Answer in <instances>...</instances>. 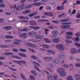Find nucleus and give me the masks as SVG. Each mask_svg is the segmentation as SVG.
Returning <instances> with one entry per match:
<instances>
[{
	"label": "nucleus",
	"instance_id": "f257e3e1",
	"mask_svg": "<svg viewBox=\"0 0 80 80\" xmlns=\"http://www.w3.org/2000/svg\"><path fill=\"white\" fill-rule=\"evenodd\" d=\"M16 8V5H12V6H10V8H13V10L14 11H16V10H23L24 8V7H25V4H23L21 6H18Z\"/></svg>",
	"mask_w": 80,
	"mask_h": 80
},
{
	"label": "nucleus",
	"instance_id": "f03ea898",
	"mask_svg": "<svg viewBox=\"0 0 80 80\" xmlns=\"http://www.w3.org/2000/svg\"><path fill=\"white\" fill-rule=\"evenodd\" d=\"M57 72L61 77L66 76V72H65V69L63 68H60L57 69Z\"/></svg>",
	"mask_w": 80,
	"mask_h": 80
},
{
	"label": "nucleus",
	"instance_id": "7ed1b4c3",
	"mask_svg": "<svg viewBox=\"0 0 80 80\" xmlns=\"http://www.w3.org/2000/svg\"><path fill=\"white\" fill-rule=\"evenodd\" d=\"M71 24V22H66L64 23H61V25H63L61 27V28L63 29H68L70 28V26L68 25H70Z\"/></svg>",
	"mask_w": 80,
	"mask_h": 80
},
{
	"label": "nucleus",
	"instance_id": "20e7f679",
	"mask_svg": "<svg viewBox=\"0 0 80 80\" xmlns=\"http://www.w3.org/2000/svg\"><path fill=\"white\" fill-rule=\"evenodd\" d=\"M40 5H41V3L40 2L34 3L32 4L28 5L25 8V9H28V8H30V7H33V6H40Z\"/></svg>",
	"mask_w": 80,
	"mask_h": 80
},
{
	"label": "nucleus",
	"instance_id": "39448f33",
	"mask_svg": "<svg viewBox=\"0 0 80 80\" xmlns=\"http://www.w3.org/2000/svg\"><path fill=\"white\" fill-rule=\"evenodd\" d=\"M80 48L78 49L77 51V50L75 48H72L70 52L72 54H75V53H80Z\"/></svg>",
	"mask_w": 80,
	"mask_h": 80
},
{
	"label": "nucleus",
	"instance_id": "423d86ee",
	"mask_svg": "<svg viewBox=\"0 0 80 80\" xmlns=\"http://www.w3.org/2000/svg\"><path fill=\"white\" fill-rule=\"evenodd\" d=\"M56 47L59 50H61V51H63V50H64V48H63V45L62 44L57 45Z\"/></svg>",
	"mask_w": 80,
	"mask_h": 80
},
{
	"label": "nucleus",
	"instance_id": "0eeeda50",
	"mask_svg": "<svg viewBox=\"0 0 80 80\" xmlns=\"http://www.w3.org/2000/svg\"><path fill=\"white\" fill-rule=\"evenodd\" d=\"M29 35L32 37H34L37 35V32L34 31L29 32Z\"/></svg>",
	"mask_w": 80,
	"mask_h": 80
},
{
	"label": "nucleus",
	"instance_id": "6e6552de",
	"mask_svg": "<svg viewBox=\"0 0 80 80\" xmlns=\"http://www.w3.org/2000/svg\"><path fill=\"white\" fill-rule=\"evenodd\" d=\"M15 62L17 63H19L20 65H21V63H23V64H26V62L24 61H15Z\"/></svg>",
	"mask_w": 80,
	"mask_h": 80
},
{
	"label": "nucleus",
	"instance_id": "1a4fd4ad",
	"mask_svg": "<svg viewBox=\"0 0 80 80\" xmlns=\"http://www.w3.org/2000/svg\"><path fill=\"white\" fill-rule=\"evenodd\" d=\"M62 66L64 67H65V68H68V67H71V68L72 69H73V65L72 64H71L69 66L68 65V64H64L63 65H62Z\"/></svg>",
	"mask_w": 80,
	"mask_h": 80
},
{
	"label": "nucleus",
	"instance_id": "9d476101",
	"mask_svg": "<svg viewBox=\"0 0 80 80\" xmlns=\"http://www.w3.org/2000/svg\"><path fill=\"white\" fill-rule=\"evenodd\" d=\"M43 60H46V61H50L52 59V57H44L43 58Z\"/></svg>",
	"mask_w": 80,
	"mask_h": 80
},
{
	"label": "nucleus",
	"instance_id": "9b49d317",
	"mask_svg": "<svg viewBox=\"0 0 80 80\" xmlns=\"http://www.w3.org/2000/svg\"><path fill=\"white\" fill-rule=\"evenodd\" d=\"M52 33L53 35H57L58 34V31H53L52 32Z\"/></svg>",
	"mask_w": 80,
	"mask_h": 80
},
{
	"label": "nucleus",
	"instance_id": "f8f14e48",
	"mask_svg": "<svg viewBox=\"0 0 80 80\" xmlns=\"http://www.w3.org/2000/svg\"><path fill=\"white\" fill-rule=\"evenodd\" d=\"M30 12H31V11L29 10H25L22 12L23 14H28V13Z\"/></svg>",
	"mask_w": 80,
	"mask_h": 80
},
{
	"label": "nucleus",
	"instance_id": "ddd939ff",
	"mask_svg": "<svg viewBox=\"0 0 80 80\" xmlns=\"http://www.w3.org/2000/svg\"><path fill=\"white\" fill-rule=\"evenodd\" d=\"M52 62H54V63H59L60 61H59L58 59L57 58L53 59L52 61Z\"/></svg>",
	"mask_w": 80,
	"mask_h": 80
},
{
	"label": "nucleus",
	"instance_id": "4468645a",
	"mask_svg": "<svg viewBox=\"0 0 80 80\" xmlns=\"http://www.w3.org/2000/svg\"><path fill=\"white\" fill-rule=\"evenodd\" d=\"M59 41L60 40L58 38H55L52 40V42H54V43H58Z\"/></svg>",
	"mask_w": 80,
	"mask_h": 80
},
{
	"label": "nucleus",
	"instance_id": "2eb2a0df",
	"mask_svg": "<svg viewBox=\"0 0 80 80\" xmlns=\"http://www.w3.org/2000/svg\"><path fill=\"white\" fill-rule=\"evenodd\" d=\"M43 37H44V36L42 35H38L36 36L37 39H39L40 40L42 39Z\"/></svg>",
	"mask_w": 80,
	"mask_h": 80
},
{
	"label": "nucleus",
	"instance_id": "dca6fc26",
	"mask_svg": "<svg viewBox=\"0 0 80 80\" xmlns=\"http://www.w3.org/2000/svg\"><path fill=\"white\" fill-rule=\"evenodd\" d=\"M30 24L31 25H37V23H36V22H35V21H31L30 22Z\"/></svg>",
	"mask_w": 80,
	"mask_h": 80
},
{
	"label": "nucleus",
	"instance_id": "f3484780",
	"mask_svg": "<svg viewBox=\"0 0 80 80\" xmlns=\"http://www.w3.org/2000/svg\"><path fill=\"white\" fill-rule=\"evenodd\" d=\"M19 36H20V38H27V36H26V33H23L22 35H19Z\"/></svg>",
	"mask_w": 80,
	"mask_h": 80
},
{
	"label": "nucleus",
	"instance_id": "a211bd4d",
	"mask_svg": "<svg viewBox=\"0 0 80 80\" xmlns=\"http://www.w3.org/2000/svg\"><path fill=\"white\" fill-rule=\"evenodd\" d=\"M74 78L75 80H80V75L78 74H76V75H75L74 76Z\"/></svg>",
	"mask_w": 80,
	"mask_h": 80
},
{
	"label": "nucleus",
	"instance_id": "6ab92c4d",
	"mask_svg": "<svg viewBox=\"0 0 80 80\" xmlns=\"http://www.w3.org/2000/svg\"><path fill=\"white\" fill-rule=\"evenodd\" d=\"M44 41H45V42H44L47 43H49L51 42V41L48 38L44 39Z\"/></svg>",
	"mask_w": 80,
	"mask_h": 80
},
{
	"label": "nucleus",
	"instance_id": "aec40b11",
	"mask_svg": "<svg viewBox=\"0 0 80 80\" xmlns=\"http://www.w3.org/2000/svg\"><path fill=\"white\" fill-rule=\"evenodd\" d=\"M3 29H5V30H11V29H12V27L11 26L5 27Z\"/></svg>",
	"mask_w": 80,
	"mask_h": 80
},
{
	"label": "nucleus",
	"instance_id": "412c9836",
	"mask_svg": "<svg viewBox=\"0 0 80 80\" xmlns=\"http://www.w3.org/2000/svg\"><path fill=\"white\" fill-rule=\"evenodd\" d=\"M69 21V19H61L60 20V22H68Z\"/></svg>",
	"mask_w": 80,
	"mask_h": 80
},
{
	"label": "nucleus",
	"instance_id": "4be33fe9",
	"mask_svg": "<svg viewBox=\"0 0 80 80\" xmlns=\"http://www.w3.org/2000/svg\"><path fill=\"white\" fill-rule=\"evenodd\" d=\"M20 32H28V29L27 27H26L24 28L20 29Z\"/></svg>",
	"mask_w": 80,
	"mask_h": 80
},
{
	"label": "nucleus",
	"instance_id": "5701e85b",
	"mask_svg": "<svg viewBox=\"0 0 80 80\" xmlns=\"http://www.w3.org/2000/svg\"><path fill=\"white\" fill-rule=\"evenodd\" d=\"M47 79L48 80H53V76L52 75H50L48 76Z\"/></svg>",
	"mask_w": 80,
	"mask_h": 80
},
{
	"label": "nucleus",
	"instance_id": "b1692460",
	"mask_svg": "<svg viewBox=\"0 0 80 80\" xmlns=\"http://www.w3.org/2000/svg\"><path fill=\"white\" fill-rule=\"evenodd\" d=\"M18 17L20 19H28V18L26 17H23V16H19Z\"/></svg>",
	"mask_w": 80,
	"mask_h": 80
},
{
	"label": "nucleus",
	"instance_id": "393cba45",
	"mask_svg": "<svg viewBox=\"0 0 80 80\" xmlns=\"http://www.w3.org/2000/svg\"><path fill=\"white\" fill-rule=\"evenodd\" d=\"M48 52H49V53H50L51 54H55V51H53L52 50H48Z\"/></svg>",
	"mask_w": 80,
	"mask_h": 80
},
{
	"label": "nucleus",
	"instance_id": "a878e982",
	"mask_svg": "<svg viewBox=\"0 0 80 80\" xmlns=\"http://www.w3.org/2000/svg\"><path fill=\"white\" fill-rule=\"evenodd\" d=\"M13 54L12 52H6L4 53L5 55H12Z\"/></svg>",
	"mask_w": 80,
	"mask_h": 80
},
{
	"label": "nucleus",
	"instance_id": "bb28decb",
	"mask_svg": "<svg viewBox=\"0 0 80 80\" xmlns=\"http://www.w3.org/2000/svg\"><path fill=\"white\" fill-rule=\"evenodd\" d=\"M18 55H19V56H21V57H27V55L24 54L19 53H18Z\"/></svg>",
	"mask_w": 80,
	"mask_h": 80
},
{
	"label": "nucleus",
	"instance_id": "cd10ccee",
	"mask_svg": "<svg viewBox=\"0 0 80 80\" xmlns=\"http://www.w3.org/2000/svg\"><path fill=\"white\" fill-rule=\"evenodd\" d=\"M63 8V6H58L57 7V9L58 10H62Z\"/></svg>",
	"mask_w": 80,
	"mask_h": 80
},
{
	"label": "nucleus",
	"instance_id": "c85d7f7f",
	"mask_svg": "<svg viewBox=\"0 0 80 80\" xmlns=\"http://www.w3.org/2000/svg\"><path fill=\"white\" fill-rule=\"evenodd\" d=\"M27 45L29 47H33V44H32L30 42H29L27 44Z\"/></svg>",
	"mask_w": 80,
	"mask_h": 80
},
{
	"label": "nucleus",
	"instance_id": "c756f323",
	"mask_svg": "<svg viewBox=\"0 0 80 80\" xmlns=\"http://www.w3.org/2000/svg\"><path fill=\"white\" fill-rule=\"evenodd\" d=\"M42 47L43 48H49V46L46 44H44L42 46Z\"/></svg>",
	"mask_w": 80,
	"mask_h": 80
},
{
	"label": "nucleus",
	"instance_id": "7c9ffc66",
	"mask_svg": "<svg viewBox=\"0 0 80 80\" xmlns=\"http://www.w3.org/2000/svg\"><path fill=\"white\" fill-rule=\"evenodd\" d=\"M13 38V36L10 35H7L5 37L6 38Z\"/></svg>",
	"mask_w": 80,
	"mask_h": 80
},
{
	"label": "nucleus",
	"instance_id": "2f4dec72",
	"mask_svg": "<svg viewBox=\"0 0 80 80\" xmlns=\"http://www.w3.org/2000/svg\"><path fill=\"white\" fill-rule=\"evenodd\" d=\"M65 42L66 43H72V41L68 39H66L65 41Z\"/></svg>",
	"mask_w": 80,
	"mask_h": 80
},
{
	"label": "nucleus",
	"instance_id": "473e14b6",
	"mask_svg": "<svg viewBox=\"0 0 80 80\" xmlns=\"http://www.w3.org/2000/svg\"><path fill=\"white\" fill-rule=\"evenodd\" d=\"M12 57L13 58H17V59H22L21 58L17 56H12Z\"/></svg>",
	"mask_w": 80,
	"mask_h": 80
},
{
	"label": "nucleus",
	"instance_id": "72a5a7b5",
	"mask_svg": "<svg viewBox=\"0 0 80 80\" xmlns=\"http://www.w3.org/2000/svg\"><path fill=\"white\" fill-rule=\"evenodd\" d=\"M59 57L60 59H62L63 58H65V56L64 55H59Z\"/></svg>",
	"mask_w": 80,
	"mask_h": 80
},
{
	"label": "nucleus",
	"instance_id": "f704fd0d",
	"mask_svg": "<svg viewBox=\"0 0 80 80\" xmlns=\"http://www.w3.org/2000/svg\"><path fill=\"white\" fill-rule=\"evenodd\" d=\"M66 34L67 35H73V33L72 32H68L66 33Z\"/></svg>",
	"mask_w": 80,
	"mask_h": 80
},
{
	"label": "nucleus",
	"instance_id": "c9c22d12",
	"mask_svg": "<svg viewBox=\"0 0 80 80\" xmlns=\"http://www.w3.org/2000/svg\"><path fill=\"white\" fill-rule=\"evenodd\" d=\"M74 40L75 42H78L79 41H80V39H79L78 37H77L76 39H74Z\"/></svg>",
	"mask_w": 80,
	"mask_h": 80
},
{
	"label": "nucleus",
	"instance_id": "e433bc0d",
	"mask_svg": "<svg viewBox=\"0 0 80 80\" xmlns=\"http://www.w3.org/2000/svg\"><path fill=\"white\" fill-rule=\"evenodd\" d=\"M52 22L54 23H59V21L58 20H53L52 21Z\"/></svg>",
	"mask_w": 80,
	"mask_h": 80
},
{
	"label": "nucleus",
	"instance_id": "4c0bfd02",
	"mask_svg": "<svg viewBox=\"0 0 80 80\" xmlns=\"http://www.w3.org/2000/svg\"><path fill=\"white\" fill-rule=\"evenodd\" d=\"M68 80H73V78L71 76H69L67 78Z\"/></svg>",
	"mask_w": 80,
	"mask_h": 80
},
{
	"label": "nucleus",
	"instance_id": "58836bf2",
	"mask_svg": "<svg viewBox=\"0 0 80 80\" xmlns=\"http://www.w3.org/2000/svg\"><path fill=\"white\" fill-rule=\"evenodd\" d=\"M29 78H31V80H35V77L32 75L30 76L29 77Z\"/></svg>",
	"mask_w": 80,
	"mask_h": 80
},
{
	"label": "nucleus",
	"instance_id": "ea45409f",
	"mask_svg": "<svg viewBox=\"0 0 80 80\" xmlns=\"http://www.w3.org/2000/svg\"><path fill=\"white\" fill-rule=\"evenodd\" d=\"M75 45L78 47L80 48V44L75 42L74 43Z\"/></svg>",
	"mask_w": 80,
	"mask_h": 80
},
{
	"label": "nucleus",
	"instance_id": "a19ab883",
	"mask_svg": "<svg viewBox=\"0 0 80 80\" xmlns=\"http://www.w3.org/2000/svg\"><path fill=\"white\" fill-rule=\"evenodd\" d=\"M21 76L22 78L24 80H26V79H25V76L23 75V74L22 73L21 74Z\"/></svg>",
	"mask_w": 80,
	"mask_h": 80
},
{
	"label": "nucleus",
	"instance_id": "79ce46f5",
	"mask_svg": "<svg viewBox=\"0 0 80 80\" xmlns=\"http://www.w3.org/2000/svg\"><path fill=\"white\" fill-rule=\"evenodd\" d=\"M0 47L1 48H8V47L5 45H0Z\"/></svg>",
	"mask_w": 80,
	"mask_h": 80
},
{
	"label": "nucleus",
	"instance_id": "37998d69",
	"mask_svg": "<svg viewBox=\"0 0 80 80\" xmlns=\"http://www.w3.org/2000/svg\"><path fill=\"white\" fill-rule=\"evenodd\" d=\"M54 80H57L58 78V76L55 75L53 76Z\"/></svg>",
	"mask_w": 80,
	"mask_h": 80
},
{
	"label": "nucleus",
	"instance_id": "c03bdc74",
	"mask_svg": "<svg viewBox=\"0 0 80 80\" xmlns=\"http://www.w3.org/2000/svg\"><path fill=\"white\" fill-rule=\"evenodd\" d=\"M31 72L33 74H34V75H35V76H37V75H36V72L34 70L31 71Z\"/></svg>",
	"mask_w": 80,
	"mask_h": 80
},
{
	"label": "nucleus",
	"instance_id": "a18cd8bd",
	"mask_svg": "<svg viewBox=\"0 0 80 80\" xmlns=\"http://www.w3.org/2000/svg\"><path fill=\"white\" fill-rule=\"evenodd\" d=\"M49 31V29H45L44 30V32L46 33V34H48V32Z\"/></svg>",
	"mask_w": 80,
	"mask_h": 80
},
{
	"label": "nucleus",
	"instance_id": "49530a36",
	"mask_svg": "<svg viewBox=\"0 0 80 80\" xmlns=\"http://www.w3.org/2000/svg\"><path fill=\"white\" fill-rule=\"evenodd\" d=\"M34 67H35V69H36V70H38V71L39 72H41L40 71V70L39 69V68H38L37 67V66L35 65Z\"/></svg>",
	"mask_w": 80,
	"mask_h": 80
},
{
	"label": "nucleus",
	"instance_id": "de8ad7c7",
	"mask_svg": "<svg viewBox=\"0 0 80 80\" xmlns=\"http://www.w3.org/2000/svg\"><path fill=\"white\" fill-rule=\"evenodd\" d=\"M31 58H33V59H34V60H37L38 58L37 57L35 56H31Z\"/></svg>",
	"mask_w": 80,
	"mask_h": 80
},
{
	"label": "nucleus",
	"instance_id": "09e8293b",
	"mask_svg": "<svg viewBox=\"0 0 80 80\" xmlns=\"http://www.w3.org/2000/svg\"><path fill=\"white\" fill-rule=\"evenodd\" d=\"M66 38H69V39H72V37L70 36H67L66 37Z\"/></svg>",
	"mask_w": 80,
	"mask_h": 80
},
{
	"label": "nucleus",
	"instance_id": "8fccbe9b",
	"mask_svg": "<svg viewBox=\"0 0 80 80\" xmlns=\"http://www.w3.org/2000/svg\"><path fill=\"white\" fill-rule=\"evenodd\" d=\"M39 22L41 21L42 22H48V20L44 19H40L38 20Z\"/></svg>",
	"mask_w": 80,
	"mask_h": 80
},
{
	"label": "nucleus",
	"instance_id": "3c124183",
	"mask_svg": "<svg viewBox=\"0 0 80 80\" xmlns=\"http://www.w3.org/2000/svg\"><path fill=\"white\" fill-rule=\"evenodd\" d=\"M19 50L22 52H26V50L22 48L20 49Z\"/></svg>",
	"mask_w": 80,
	"mask_h": 80
},
{
	"label": "nucleus",
	"instance_id": "603ef678",
	"mask_svg": "<svg viewBox=\"0 0 80 80\" xmlns=\"http://www.w3.org/2000/svg\"><path fill=\"white\" fill-rule=\"evenodd\" d=\"M32 63H34V64H35L36 65H38V67H40V64H38V63H37L35 61L32 62Z\"/></svg>",
	"mask_w": 80,
	"mask_h": 80
},
{
	"label": "nucleus",
	"instance_id": "864d4df0",
	"mask_svg": "<svg viewBox=\"0 0 80 80\" xmlns=\"http://www.w3.org/2000/svg\"><path fill=\"white\" fill-rule=\"evenodd\" d=\"M75 66L76 67H80V63H77L76 64Z\"/></svg>",
	"mask_w": 80,
	"mask_h": 80
},
{
	"label": "nucleus",
	"instance_id": "5fc2aeb1",
	"mask_svg": "<svg viewBox=\"0 0 80 80\" xmlns=\"http://www.w3.org/2000/svg\"><path fill=\"white\" fill-rule=\"evenodd\" d=\"M79 32H78L76 33H75L74 35L77 37H80V34H79Z\"/></svg>",
	"mask_w": 80,
	"mask_h": 80
},
{
	"label": "nucleus",
	"instance_id": "6e6d98bb",
	"mask_svg": "<svg viewBox=\"0 0 80 80\" xmlns=\"http://www.w3.org/2000/svg\"><path fill=\"white\" fill-rule=\"evenodd\" d=\"M46 8L47 10H51L52 9V8L50 6H48L46 7Z\"/></svg>",
	"mask_w": 80,
	"mask_h": 80
},
{
	"label": "nucleus",
	"instance_id": "4d7b16f0",
	"mask_svg": "<svg viewBox=\"0 0 80 80\" xmlns=\"http://www.w3.org/2000/svg\"><path fill=\"white\" fill-rule=\"evenodd\" d=\"M5 7V5L3 4H0V7Z\"/></svg>",
	"mask_w": 80,
	"mask_h": 80
},
{
	"label": "nucleus",
	"instance_id": "13d9d810",
	"mask_svg": "<svg viewBox=\"0 0 80 80\" xmlns=\"http://www.w3.org/2000/svg\"><path fill=\"white\" fill-rule=\"evenodd\" d=\"M63 15H65L64 13H63V14L59 15L58 17L59 18H62V16H63Z\"/></svg>",
	"mask_w": 80,
	"mask_h": 80
},
{
	"label": "nucleus",
	"instance_id": "bf43d9fd",
	"mask_svg": "<svg viewBox=\"0 0 80 80\" xmlns=\"http://www.w3.org/2000/svg\"><path fill=\"white\" fill-rule=\"evenodd\" d=\"M28 49H29V50L31 51V52H33V53H34V52H35V50H33V49H32L30 48H29Z\"/></svg>",
	"mask_w": 80,
	"mask_h": 80
},
{
	"label": "nucleus",
	"instance_id": "052dcab7",
	"mask_svg": "<svg viewBox=\"0 0 80 80\" xmlns=\"http://www.w3.org/2000/svg\"><path fill=\"white\" fill-rule=\"evenodd\" d=\"M12 50L13 52H17L18 51V50L16 49H13Z\"/></svg>",
	"mask_w": 80,
	"mask_h": 80
},
{
	"label": "nucleus",
	"instance_id": "680f3d73",
	"mask_svg": "<svg viewBox=\"0 0 80 80\" xmlns=\"http://www.w3.org/2000/svg\"><path fill=\"white\" fill-rule=\"evenodd\" d=\"M13 43L15 45H20V43L18 42H13Z\"/></svg>",
	"mask_w": 80,
	"mask_h": 80
},
{
	"label": "nucleus",
	"instance_id": "e2e57ef3",
	"mask_svg": "<svg viewBox=\"0 0 80 80\" xmlns=\"http://www.w3.org/2000/svg\"><path fill=\"white\" fill-rule=\"evenodd\" d=\"M76 18H80V13L78 14L76 16Z\"/></svg>",
	"mask_w": 80,
	"mask_h": 80
},
{
	"label": "nucleus",
	"instance_id": "0e129e2a",
	"mask_svg": "<svg viewBox=\"0 0 80 80\" xmlns=\"http://www.w3.org/2000/svg\"><path fill=\"white\" fill-rule=\"evenodd\" d=\"M22 22L24 23H28V21L27 20H23L22 21Z\"/></svg>",
	"mask_w": 80,
	"mask_h": 80
},
{
	"label": "nucleus",
	"instance_id": "69168bd1",
	"mask_svg": "<svg viewBox=\"0 0 80 80\" xmlns=\"http://www.w3.org/2000/svg\"><path fill=\"white\" fill-rule=\"evenodd\" d=\"M76 4L77 5H80V1H77L76 2Z\"/></svg>",
	"mask_w": 80,
	"mask_h": 80
},
{
	"label": "nucleus",
	"instance_id": "338daca9",
	"mask_svg": "<svg viewBox=\"0 0 80 80\" xmlns=\"http://www.w3.org/2000/svg\"><path fill=\"white\" fill-rule=\"evenodd\" d=\"M5 59V58L3 57H0V60H4Z\"/></svg>",
	"mask_w": 80,
	"mask_h": 80
},
{
	"label": "nucleus",
	"instance_id": "774afa93",
	"mask_svg": "<svg viewBox=\"0 0 80 80\" xmlns=\"http://www.w3.org/2000/svg\"><path fill=\"white\" fill-rule=\"evenodd\" d=\"M72 14H75L76 13V10H73L72 11Z\"/></svg>",
	"mask_w": 80,
	"mask_h": 80
}]
</instances>
